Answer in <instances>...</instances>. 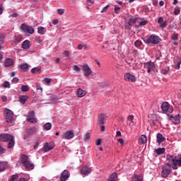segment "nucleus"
Returning <instances> with one entry per match:
<instances>
[{
	"label": "nucleus",
	"instance_id": "f257e3e1",
	"mask_svg": "<svg viewBox=\"0 0 181 181\" xmlns=\"http://www.w3.org/2000/svg\"><path fill=\"white\" fill-rule=\"evenodd\" d=\"M0 141H1V142H8L7 146L8 149H11V148H13L15 146V138L13 137V136L9 134H1Z\"/></svg>",
	"mask_w": 181,
	"mask_h": 181
},
{
	"label": "nucleus",
	"instance_id": "f03ea898",
	"mask_svg": "<svg viewBox=\"0 0 181 181\" xmlns=\"http://www.w3.org/2000/svg\"><path fill=\"white\" fill-rule=\"evenodd\" d=\"M136 23V18H133L132 16H128L125 18L124 27L126 29L131 30V28Z\"/></svg>",
	"mask_w": 181,
	"mask_h": 181
},
{
	"label": "nucleus",
	"instance_id": "7ed1b4c3",
	"mask_svg": "<svg viewBox=\"0 0 181 181\" xmlns=\"http://www.w3.org/2000/svg\"><path fill=\"white\" fill-rule=\"evenodd\" d=\"M161 109L164 114H172L173 112V107L169 105L168 102H163L161 105Z\"/></svg>",
	"mask_w": 181,
	"mask_h": 181
},
{
	"label": "nucleus",
	"instance_id": "20e7f679",
	"mask_svg": "<svg viewBox=\"0 0 181 181\" xmlns=\"http://www.w3.org/2000/svg\"><path fill=\"white\" fill-rule=\"evenodd\" d=\"M4 118L6 122H13V112L9 109H6L4 111Z\"/></svg>",
	"mask_w": 181,
	"mask_h": 181
},
{
	"label": "nucleus",
	"instance_id": "39448f33",
	"mask_svg": "<svg viewBox=\"0 0 181 181\" xmlns=\"http://www.w3.org/2000/svg\"><path fill=\"white\" fill-rule=\"evenodd\" d=\"M160 42V37L158 35H151L147 40L146 43H151V45H158Z\"/></svg>",
	"mask_w": 181,
	"mask_h": 181
},
{
	"label": "nucleus",
	"instance_id": "423d86ee",
	"mask_svg": "<svg viewBox=\"0 0 181 181\" xmlns=\"http://www.w3.org/2000/svg\"><path fill=\"white\" fill-rule=\"evenodd\" d=\"M21 28L24 33H29L30 35H33V33H35V28L25 23L21 24Z\"/></svg>",
	"mask_w": 181,
	"mask_h": 181
},
{
	"label": "nucleus",
	"instance_id": "0eeeda50",
	"mask_svg": "<svg viewBox=\"0 0 181 181\" xmlns=\"http://www.w3.org/2000/svg\"><path fill=\"white\" fill-rule=\"evenodd\" d=\"M170 168H171V166H170V163H167L163 167L161 175L163 177H168V176H169V175H170V172H171Z\"/></svg>",
	"mask_w": 181,
	"mask_h": 181
},
{
	"label": "nucleus",
	"instance_id": "6e6552de",
	"mask_svg": "<svg viewBox=\"0 0 181 181\" xmlns=\"http://www.w3.org/2000/svg\"><path fill=\"white\" fill-rule=\"evenodd\" d=\"M62 139H73V138H74V131L73 130H69L67 132H64L62 134Z\"/></svg>",
	"mask_w": 181,
	"mask_h": 181
},
{
	"label": "nucleus",
	"instance_id": "1a4fd4ad",
	"mask_svg": "<svg viewBox=\"0 0 181 181\" xmlns=\"http://www.w3.org/2000/svg\"><path fill=\"white\" fill-rule=\"evenodd\" d=\"M169 160H172L173 165H177L178 166H181V156H170L168 157Z\"/></svg>",
	"mask_w": 181,
	"mask_h": 181
},
{
	"label": "nucleus",
	"instance_id": "9d476101",
	"mask_svg": "<svg viewBox=\"0 0 181 181\" xmlns=\"http://www.w3.org/2000/svg\"><path fill=\"white\" fill-rule=\"evenodd\" d=\"M54 148V144L49 142V143H45L43 145V147L42 149L40 150V151H43V152H49V151H52Z\"/></svg>",
	"mask_w": 181,
	"mask_h": 181
},
{
	"label": "nucleus",
	"instance_id": "9b49d317",
	"mask_svg": "<svg viewBox=\"0 0 181 181\" xmlns=\"http://www.w3.org/2000/svg\"><path fill=\"white\" fill-rule=\"evenodd\" d=\"M82 71H83V76L85 77H88V76H90V74H93L91 69H90V66H88L87 64H85L82 66Z\"/></svg>",
	"mask_w": 181,
	"mask_h": 181
},
{
	"label": "nucleus",
	"instance_id": "f8f14e48",
	"mask_svg": "<svg viewBox=\"0 0 181 181\" xmlns=\"http://www.w3.org/2000/svg\"><path fill=\"white\" fill-rule=\"evenodd\" d=\"M144 69H146L147 73H151V71H153L155 69V64L152 62H146L144 64Z\"/></svg>",
	"mask_w": 181,
	"mask_h": 181
},
{
	"label": "nucleus",
	"instance_id": "ddd939ff",
	"mask_svg": "<svg viewBox=\"0 0 181 181\" xmlns=\"http://www.w3.org/2000/svg\"><path fill=\"white\" fill-rule=\"evenodd\" d=\"M69 177H70V173H69V171L67 170H64L61 173L59 180L60 181H66V180H67V179H69Z\"/></svg>",
	"mask_w": 181,
	"mask_h": 181
},
{
	"label": "nucleus",
	"instance_id": "4468645a",
	"mask_svg": "<svg viewBox=\"0 0 181 181\" xmlns=\"http://www.w3.org/2000/svg\"><path fill=\"white\" fill-rule=\"evenodd\" d=\"M124 78L126 81H131L132 83H135V81H136V78H135V76L131 74H125Z\"/></svg>",
	"mask_w": 181,
	"mask_h": 181
},
{
	"label": "nucleus",
	"instance_id": "2eb2a0df",
	"mask_svg": "<svg viewBox=\"0 0 181 181\" xmlns=\"http://www.w3.org/2000/svg\"><path fill=\"white\" fill-rule=\"evenodd\" d=\"M27 121L31 124H36V122H37L36 119H35V111L33 110L28 114Z\"/></svg>",
	"mask_w": 181,
	"mask_h": 181
},
{
	"label": "nucleus",
	"instance_id": "dca6fc26",
	"mask_svg": "<svg viewBox=\"0 0 181 181\" xmlns=\"http://www.w3.org/2000/svg\"><path fill=\"white\" fill-rule=\"evenodd\" d=\"M169 119L173 124H179L180 122V115H177L175 116L168 115Z\"/></svg>",
	"mask_w": 181,
	"mask_h": 181
},
{
	"label": "nucleus",
	"instance_id": "f3484780",
	"mask_svg": "<svg viewBox=\"0 0 181 181\" xmlns=\"http://www.w3.org/2000/svg\"><path fill=\"white\" fill-rule=\"evenodd\" d=\"M148 142V137H146V135L142 134L139 137V144L140 145H145Z\"/></svg>",
	"mask_w": 181,
	"mask_h": 181
},
{
	"label": "nucleus",
	"instance_id": "a211bd4d",
	"mask_svg": "<svg viewBox=\"0 0 181 181\" xmlns=\"http://www.w3.org/2000/svg\"><path fill=\"white\" fill-rule=\"evenodd\" d=\"M105 115L104 114L99 115L98 117V125H104V124H105Z\"/></svg>",
	"mask_w": 181,
	"mask_h": 181
},
{
	"label": "nucleus",
	"instance_id": "6ab92c4d",
	"mask_svg": "<svg viewBox=\"0 0 181 181\" xmlns=\"http://www.w3.org/2000/svg\"><path fill=\"white\" fill-rule=\"evenodd\" d=\"M76 94L77 97H78L79 98H82V97H84L87 94V91L79 88L76 90Z\"/></svg>",
	"mask_w": 181,
	"mask_h": 181
},
{
	"label": "nucleus",
	"instance_id": "aec40b11",
	"mask_svg": "<svg viewBox=\"0 0 181 181\" xmlns=\"http://www.w3.org/2000/svg\"><path fill=\"white\" fill-rule=\"evenodd\" d=\"M165 141H166V138H165V136H163L162 134L158 133L157 134V142L158 145H160V144H162L163 142H165Z\"/></svg>",
	"mask_w": 181,
	"mask_h": 181
},
{
	"label": "nucleus",
	"instance_id": "412c9836",
	"mask_svg": "<svg viewBox=\"0 0 181 181\" xmlns=\"http://www.w3.org/2000/svg\"><path fill=\"white\" fill-rule=\"evenodd\" d=\"M81 173L85 175H90V173H91V168L87 166H83L81 169Z\"/></svg>",
	"mask_w": 181,
	"mask_h": 181
},
{
	"label": "nucleus",
	"instance_id": "4be33fe9",
	"mask_svg": "<svg viewBox=\"0 0 181 181\" xmlns=\"http://www.w3.org/2000/svg\"><path fill=\"white\" fill-rule=\"evenodd\" d=\"M30 41L29 40H25L24 42H23L21 45L22 49H28L29 47H30Z\"/></svg>",
	"mask_w": 181,
	"mask_h": 181
},
{
	"label": "nucleus",
	"instance_id": "5701e85b",
	"mask_svg": "<svg viewBox=\"0 0 181 181\" xmlns=\"http://www.w3.org/2000/svg\"><path fill=\"white\" fill-rule=\"evenodd\" d=\"M4 66L5 67H11V66H13V59L11 58L6 59Z\"/></svg>",
	"mask_w": 181,
	"mask_h": 181
},
{
	"label": "nucleus",
	"instance_id": "b1692460",
	"mask_svg": "<svg viewBox=\"0 0 181 181\" xmlns=\"http://www.w3.org/2000/svg\"><path fill=\"white\" fill-rule=\"evenodd\" d=\"M24 166L25 168H27L28 170H32L33 169H35V165L33 163H30V161H28L26 164H24Z\"/></svg>",
	"mask_w": 181,
	"mask_h": 181
},
{
	"label": "nucleus",
	"instance_id": "393cba45",
	"mask_svg": "<svg viewBox=\"0 0 181 181\" xmlns=\"http://www.w3.org/2000/svg\"><path fill=\"white\" fill-rule=\"evenodd\" d=\"M21 159L23 165H26V163L29 160V157H28V156H26L25 154H22L21 156Z\"/></svg>",
	"mask_w": 181,
	"mask_h": 181
},
{
	"label": "nucleus",
	"instance_id": "a878e982",
	"mask_svg": "<svg viewBox=\"0 0 181 181\" xmlns=\"http://www.w3.org/2000/svg\"><path fill=\"white\" fill-rule=\"evenodd\" d=\"M158 23H159L160 25V28L163 29V28H166V21H163V18L160 17L158 20Z\"/></svg>",
	"mask_w": 181,
	"mask_h": 181
},
{
	"label": "nucleus",
	"instance_id": "bb28decb",
	"mask_svg": "<svg viewBox=\"0 0 181 181\" xmlns=\"http://www.w3.org/2000/svg\"><path fill=\"white\" fill-rule=\"evenodd\" d=\"M29 99V96L28 95H21L20 96L18 101L20 103H21V104H25V103H26V101H28V100Z\"/></svg>",
	"mask_w": 181,
	"mask_h": 181
},
{
	"label": "nucleus",
	"instance_id": "cd10ccee",
	"mask_svg": "<svg viewBox=\"0 0 181 181\" xmlns=\"http://www.w3.org/2000/svg\"><path fill=\"white\" fill-rule=\"evenodd\" d=\"M180 64H181V58L178 57L177 58V61L175 62V70H179V69H180Z\"/></svg>",
	"mask_w": 181,
	"mask_h": 181
},
{
	"label": "nucleus",
	"instance_id": "c85d7f7f",
	"mask_svg": "<svg viewBox=\"0 0 181 181\" xmlns=\"http://www.w3.org/2000/svg\"><path fill=\"white\" fill-rule=\"evenodd\" d=\"M127 120H129L130 122V123L129 124V127L132 128V127H134V125H135V123H134V115H129L127 117Z\"/></svg>",
	"mask_w": 181,
	"mask_h": 181
},
{
	"label": "nucleus",
	"instance_id": "c756f323",
	"mask_svg": "<svg viewBox=\"0 0 181 181\" xmlns=\"http://www.w3.org/2000/svg\"><path fill=\"white\" fill-rule=\"evenodd\" d=\"M46 28L42 27V26H40L37 28V33L39 35H45V33H46Z\"/></svg>",
	"mask_w": 181,
	"mask_h": 181
},
{
	"label": "nucleus",
	"instance_id": "7c9ffc66",
	"mask_svg": "<svg viewBox=\"0 0 181 181\" xmlns=\"http://www.w3.org/2000/svg\"><path fill=\"white\" fill-rule=\"evenodd\" d=\"M37 132V129L36 127H31L27 131L28 135H33Z\"/></svg>",
	"mask_w": 181,
	"mask_h": 181
},
{
	"label": "nucleus",
	"instance_id": "2f4dec72",
	"mask_svg": "<svg viewBox=\"0 0 181 181\" xmlns=\"http://www.w3.org/2000/svg\"><path fill=\"white\" fill-rule=\"evenodd\" d=\"M20 69L26 73V71L29 70V65H28V64H23L20 66Z\"/></svg>",
	"mask_w": 181,
	"mask_h": 181
},
{
	"label": "nucleus",
	"instance_id": "473e14b6",
	"mask_svg": "<svg viewBox=\"0 0 181 181\" xmlns=\"http://www.w3.org/2000/svg\"><path fill=\"white\" fill-rule=\"evenodd\" d=\"M43 129H45V131H50V129H52V123H45L43 126Z\"/></svg>",
	"mask_w": 181,
	"mask_h": 181
},
{
	"label": "nucleus",
	"instance_id": "72a5a7b5",
	"mask_svg": "<svg viewBox=\"0 0 181 181\" xmlns=\"http://www.w3.org/2000/svg\"><path fill=\"white\" fill-rule=\"evenodd\" d=\"M40 137H37L35 140L34 149H37L39 145H40Z\"/></svg>",
	"mask_w": 181,
	"mask_h": 181
},
{
	"label": "nucleus",
	"instance_id": "f704fd0d",
	"mask_svg": "<svg viewBox=\"0 0 181 181\" xmlns=\"http://www.w3.org/2000/svg\"><path fill=\"white\" fill-rule=\"evenodd\" d=\"M154 152L157 155H163V153H165V148H157L154 151Z\"/></svg>",
	"mask_w": 181,
	"mask_h": 181
},
{
	"label": "nucleus",
	"instance_id": "c9c22d12",
	"mask_svg": "<svg viewBox=\"0 0 181 181\" xmlns=\"http://www.w3.org/2000/svg\"><path fill=\"white\" fill-rule=\"evenodd\" d=\"M36 88L38 90V93L40 94H42L43 93V88H42V86L40 85V83H36Z\"/></svg>",
	"mask_w": 181,
	"mask_h": 181
},
{
	"label": "nucleus",
	"instance_id": "e433bc0d",
	"mask_svg": "<svg viewBox=\"0 0 181 181\" xmlns=\"http://www.w3.org/2000/svg\"><path fill=\"white\" fill-rule=\"evenodd\" d=\"M21 90L23 93H28V91H29V86H28L27 85H23L21 86Z\"/></svg>",
	"mask_w": 181,
	"mask_h": 181
},
{
	"label": "nucleus",
	"instance_id": "4c0bfd02",
	"mask_svg": "<svg viewBox=\"0 0 181 181\" xmlns=\"http://www.w3.org/2000/svg\"><path fill=\"white\" fill-rule=\"evenodd\" d=\"M42 81H43V83H44L45 84L49 85V84H50V83H52V78H45L42 80Z\"/></svg>",
	"mask_w": 181,
	"mask_h": 181
},
{
	"label": "nucleus",
	"instance_id": "58836bf2",
	"mask_svg": "<svg viewBox=\"0 0 181 181\" xmlns=\"http://www.w3.org/2000/svg\"><path fill=\"white\" fill-rule=\"evenodd\" d=\"M19 179V175H13L11 178L8 180V181H18Z\"/></svg>",
	"mask_w": 181,
	"mask_h": 181
},
{
	"label": "nucleus",
	"instance_id": "ea45409f",
	"mask_svg": "<svg viewBox=\"0 0 181 181\" xmlns=\"http://www.w3.org/2000/svg\"><path fill=\"white\" fill-rule=\"evenodd\" d=\"M31 73H33V74H35V73H40V68L39 67L33 68L31 69Z\"/></svg>",
	"mask_w": 181,
	"mask_h": 181
},
{
	"label": "nucleus",
	"instance_id": "a19ab883",
	"mask_svg": "<svg viewBox=\"0 0 181 181\" xmlns=\"http://www.w3.org/2000/svg\"><path fill=\"white\" fill-rule=\"evenodd\" d=\"M171 39L173 40H179V34L174 33L171 35Z\"/></svg>",
	"mask_w": 181,
	"mask_h": 181
},
{
	"label": "nucleus",
	"instance_id": "79ce46f5",
	"mask_svg": "<svg viewBox=\"0 0 181 181\" xmlns=\"http://www.w3.org/2000/svg\"><path fill=\"white\" fill-rule=\"evenodd\" d=\"M35 42H37V43H42V42H43V38H42V37L40 36H36L35 37Z\"/></svg>",
	"mask_w": 181,
	"mask_h": 181
},
{
	"label": "nucleus",
	"instance_id": "37998d69",
	"mask_svg": "<svg viewBox=\"0 0 181 181\" xmlns=\"http://www.w3.org/2000/svg\"><path fill=\"white\" fill-rule=\"evenodd\" d=\"M4 88H11V83H9V81H4Z\"/></svg>",
	"mask_w": 181,
	"mask_h": 181
},
{
	"label": "nucleus",
	"instance_id": "c03bdc74",
	"mask_svg": "<svg viewBox=\"0 0 181 181\" xmlns=\"http://www.w3.org/2000/svg\"><path fill=\"white\" fill-rule=\"evenodd\" d=\"M160 73L161 74H168L169 73V68H165V69H163L161 71H160Z\"/></svg>",
	"mask_w": 181,
	"mask_h": 181
},
{
	"label": "nucleus",
	"instance_id": "a18cd8bd",
	"mask_svg": "<svg viewBox=\"0 0 181 181\" xmlns=\"http://www.w3.org/2000/svg\"><path fill=\"white\" fill-rule=\"evenodd\" d=\"M110 179H113L115 180H117V179H118V175L117 174V173H113L112 174V175L110 176Z\"/></svg>",
	"mask_w": 181,
	"mask_h": 181
},
{
	"label": "nucleus",
	"instance_id": "49530a36",
	"mask_svg": "<svg viewBox=\"0 0 181 181\" xmlns=\"http://www.w3.org/2000/svg\"><path fill=\"white\" fill-rule=\"evenodd\" d=\"M138 23L139 24V26H145V25H146V23H148V21L144 20L142 21H138Z\"/></svg>",
	"mask_w": 181,
	"mask_h": 181
},
{
	"label": "nucleus",
	"instance_id": "de8ad7c7",
	"mask_svg": "<svg viewBox=\"0 0 181 181\" xmlns=\"http://www.w3.org/2000/svg\"><path fill=\"white\" fill-rule=\"evenodd\" d=\"M180 13V7H175L174 10L175 15H179Z\"/></svg>",
	"mask_w": 181,
	"mask_h": 181
},
{
	"label": "nucleus",
	"instance_id": "09e8293b",
	"mask_svg": "<svg viewBox=\"0 0 181 181\" xmlns=\"http://www.w3.org/2000/svg\"><path fill=\"white\" fill-rule=\"evenodd\" d=\"M90 133H86L84 134L83 138H84V141H88V139H90Z\"/></svg>",
	"mask_w": 181,
	"mask_h": 181
},
{
	"label": "nucleus",
	"instance_id": "8fccbe9b",
	"mask_svg": "<svg viewBox=\"0 0 181 181\" xmlns=\"http://www.w3.org/2000/svg\"><path fill=\"white\" fill-rule=\"evenodd\" d=\"M18 82H19V78L18 77H14L11 81L12 84H16V83H18Z\"/></svg>",
	"mask_w": 181,
	"mask_h": 181
},
{
	"label": "nucleus",
	"instance_id": "3c124183",
	"mask_svg": "<svg viewBox=\"0 0 181 181\" xmlns=\"http://www.w3.org/2000/svg\"><path fill=\"white\" fill-rule=\"evenodd\" d=\"M110 8V5L107 4L105 7H104L102 10H101V13H104V12H107V11H108V8Z\"/></svg>",
	"mask_w": 181,
	"mask_h": 181
},
{
	"label": "nucleus",
	"instance_id": "603ef678",
	"mask_svg": "<svg viewBox=\"0 0 181 181\" xmlns=\"http://www.w3.org/2000/svg\"><path fill=\"white\" fill-rule=\"evenodd\" d=\"M58 15H63L64 13V9L59 8L57 11Z\"/></svg>",
	"mask_w": 181,
	"mask_h": 181
},
{
	"label": "nucleus",
	"instance_id": "864d4df0",
	"mask_svg": "<svg viewBox=\"0 0 181 181\" xmlns=\"http://www.w3.org/2000/svg\"><path fill=\"white\" fill-rule=\"evenodd\" d=\"M72 68H73V70H74V71H77V72L80 71V67H78V66L77 65H74Z\"/></svg>",
	"mask_w": 181,
	"mask_h": 181
},
{
	"label": "nucleus",
	"instance_id": "5fc2aeb1",
	"mask_svg": "<svg viewBox=\"0 0 181 181\" xmlns=\"http://www.w3.org/2000/svg\"><path fill=\"white\" fill-rule=\"evenodd\" d=\"M63 56H64V57H66V59H69V57H70V54H69V51H65L63 53Z\"/></svg>",
	"mask_w": 181,
	"mask_h": 181
},
{
	"label": "nucleus",
	"instance_id": "6e6d98bb",
	"mask_svg": "<svg viewBox=\"0 0 181 181\" xmlns=\"http://www.w3.org/2000/svg\"><path fill=\"white\" fill-rule=\"evenodd\" d=\"M4 39H5V36L0 35V45H4Z\"/></svg>",
	"mask_w": 181,
	"mask_h": 181
},
{
	"label": "nucleus",
	"instance_id": "4d7b16f0",
	"mask_svg": "<svg viewBox=\"0 0 181 181\" xmlns=\"http://www.w3.org/2000/svg\"><path fill=\"white\" fill-rule=\"evenodd\" d=\"M136 181H144V177L142 175H137Z\"/></svg>",
	"mask_w": 181,
	"mask_h": 181
},
{
	"label": "nucleus",
	"instance_id": "13d9d810",
	"mask_svg": "<svg viewBox=\"0 0 181 181\" xmlns=\"http://www.w3.org/2000/svg\"><path fill=\"white\" fill-rule=\"evenodd\" d=\"M5 170V167H4V164L0 163V172H4Z\"/></svg>",
	"mask_w": 181,
	"mask_h": 181
},
{
	"label": "nucleus",
	"instance_id": "bf43d9fd",
	"mask_svg": "<svg viewBox=\"0 0 181 181\" xmlns=\"http://www.w3.org/2000/svg\"><path fill=\"white\" fill-rule=\"evenodd\" d=\"M5 152H6V150L0 145V153H5Z\"/></svg>",
	"mask_w": 181,
	"mask_h": 181
},
{
	"label": "nucleus",
	"instance_id": "052dcab7",
	"mask_svg": "<svg viewBox=\"0 0 181 181\" xmlns=\"http://www.w3.org/2000/svg\"><path fill=\"white\" fill-rule=\"evenodd\" d=\"M120 9H121V8H119V7H115V13H119Z\"/></svg>",
	"mask_w": 181,
	"mask_h": 181
},
{
	"label": "nucleus",
	"instance_id": "680f3d73",
	"mask_svg": "<svg viewBox=\"0 0 181 181\" xmlns=\"http://www.w3.org/2000/svg\"><path fill=\"white\" fill-rule=\"evenodd\" d=\"M117 142H119V144H121L122 145H123L124 144V139H118Z\"/></svg>",
	"mask_w": 181,
	"mask_h": 181
},
{
	"label": "nucleus",
	"instance_id": "e2e57ef3",
	"mask_svg": "<svg viewBox=\"0 0 181 181\" xmlns=\"http://www.w3.org/2000/svg\"><path fill=\"white\" fill-rule=\"evenodd\" d=\"M2 13H4V7L2 4H0V15H2Z\"/></svg>",
	"mask_w": 181,
	"mask_h": 181
},
{
	"label": "nucleus",
	"instance_id": "0e129e2a",
	"mask_svg": "<svg viewBox=\"0 0 181 181\" xmlns=\"http://www.w3.org/2000/svg\"><path fill=\"white\" fill-rule=\"evenodd\" d=\"M97 146L101 145V139H98L95 142Z\"/></svg>",
	"mask_w": 181,
	"mask_h": 181
},
{
	"label": "nucleus",
	"instance_id": "69168bd1",
	"mask_svg": "<svg viewBox=\"0 0 181 181\" xmlns=\"http://www.w3.org/2000/svg\"><path fill=\"white\" fill-rule=\"evenodd\" d=\"M53 25H57L59 23V20L58 19H54L52 21Z\"/></svg>",
	"mask_w": 181,
	"mask_h": 181
},
{
	"label": "nucleus",
	"instance_id": "338daca9",
	"mask_svg": "<svg viewBox=\"0 0 181 181\" xmlns=\"http://www.w3.org/2000/svg\"><path fill=\"white\" fill-rule=\"evenodd\" d=\"M141 45H142V42H141V40H136V46H141Z\"/></svg>",
	"mask_w": 181,
	"mask_h": 181
},
{
	"label": "nucleus",
	"instance_id": "774afa93",
	"mask_svg": "<svg viewBox=\"0 0 181 181\" xmlns=\"http://www.w3.org/2000/svg\"><path fill=\"white\" fill-rule=\"evenodd\" d=\"M87 4H88V5H89V6L93 5V0H87Z\"/></svg>",
	"mask_w": 181,
	"mask_h": 181
}]
</instances>
